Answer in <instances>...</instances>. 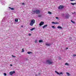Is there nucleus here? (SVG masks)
<instances>
[{
    "instance_id": "obj_1",
    "label": "nucleus",
    "mask_w": 76,
    "mask_h": 76,
    "mask_svg": "<svg viewBox=\"0 0 76 76\" xmlns=\"http://www.w3.org/2000/svg\"><path fill=\"white\" fill-rule=\"evenodd\" d=\"M31 13L32 14H39L40 13V11L39 10H34L31 12Z\"/></svg>"
},
{
    "instance_id": "obj_2",
    "label": "nucleus",
    "mask_w": 76,
    "mask_h": 76,
    "mask_svg": "<svg viewBox=\"0 0 76 76\" xmlns=\"http://www.w3.org/2000/svg\"><path fill=\"white\" fill-rule=\"evenodd\" d=\"M51 59H48L46 61L47 63H48V64H53L54 63L53 61H51Z\"/></svg>"
},
{
    "instance_id": "obj_3",
    "label": "nucleus",
    "mask_w": 76,
    "mask_h": 76,
    "mask_svg": "<svg viewBox=\"0 0 76 76\" xmlns=\"http://www.w3.org/2000/svg\"><path fill=\"white\" fill-rule=\"evenodd\" d=\"M35 20L34 19H32L31 21V22L30 23V26H33L34 25V24L35 23Z\"/></svg>"
},
{
    "instance_id": "obj_4",
    "label": "nucleus",
    "mask_w": 76,
    "mask_h": 76,
    "mask_svg": "<svg viewBox=\"0 0 76 76\" xmlns=\"http://www.w3.org/2000/svg\"><path fill=\"white\" fill-rule=\"evenodd\" d=\"M15 73V71H11V72H10L9 73V74L10 75H13V73Z\"/></svg>"
},
{
    "instance_id": "obj_5",
    "label": "nucleus",
    "mask_w": 76,
    "mask_h": 76,
    "mask_svg": "<svg viewBox=\"0 0 76 76\" xmlns=\"http://www.w3.org/2000/svg\"><path fill=\"white\" fill-rule=\"evenodd\" d=\"M63 7H64V6H63L61 5L58 7V9H63Z\"/></svg>"
},
{
    "instance_id": "obj_6",
    "label": "nucleus",
    "mask_w": 76,
    "mask_h": 76,
    "mask_svg": "<svg viewBox=\"0 0 76 76\" xmlns=\"http://www.w3.org/2000/svg\"><path fill=\"white\" fill-rule=\"evenodd\" d=\"M44 22L43 21H41L39 24V25L40 26H42L43 25H44Z\"/></svg>"
},
{
    "instance_id": "obj_7",
    "label": "nucleus",
    "mask_w": 76,
    "mask_h": 76,
    "mask_svg": "<svg viewBox=\"0 0 76 76\" xmlns=\"http://www.w3.org/2000/svg\"><path fill=\"white\" fill-rule=\"evenodd\" d=\"M53 43H52L51 44H50V43L49 44H45V45H47V46H50V45H51V44H53Z\"/></svg>"
},
{
    "instance_id": "obj_8",
    "label": "nucleus",
    "mask_w": 76,
    "mask_h": 76,
    "mask_svg": "<svg viewBox=\"0 0 76 76\" xmlns=\"http://www.w3.org/2000/svg\"><path fill=\"white\" fill-rule=\"evenodd\" d=\"M47 26H48L47 24L45 25L44 26H43V29H44V28H45V27H47Z\"/></svg>"
},
{
    "instance_id": "obj_9",
    "label": "nucleus",
    "mask_w": 76,
    "mask_h": 76,
    "mask_svg": "<svg viewBox=\"0 0 76 76\" xmlns=\"http://www.w3.org/2000/svg\"><path fill=\"white\" fill-rule=\"evenodd\" d=\"M57 28L59 29H62V27L60 26H58Z\"/></svg>"
},
{
    "instance_id": "obj_10",
    "label": "nucleus",
    "mask_w": 76,
    "mask_h": 76,
    "mask_svg": "<svg viewBox=\"0 0 76 76\" xmlns=\"http://www.w3.org/2000/svg\"><path fill=\"white\" fill-rule=\"evenodd\" d=\"M71 4L74 5L75 4H76V3H71Z\"/></svg>"
},
{
    "instance_id": "obj_11",
    "label": "nucleus",
    "mask_w": 76,
    "mask_h": 76,
    "mask_svg": "<svg viewBox=\"0 0 76 76\" xmlns=\"http://www.w3.org/2000/svg\"><path fill=\"white\" fill-rule=\"evenodd\" d=\"M55 73H57V74H58V75H60V73H58V72H57V71H55Z\"/></svg>"
},
{
    "instance_id": "obj_12",
    "label": "nucleus",
    "mask_w": 76,
    "mask_h": 76,
    "mask_svg": "<svg viewBox=\"0 0 76 76\" xmlns=\"http://www.w3.org/2000/svg\"><path fill=\"white\" fill-rule=\"evenodd\" d=\"M66 73L67 74V76H70V74L68 72H66Z\"/></svg>"
},
{
    "instance_id": "obj_13",
    "label": "nucleus",
    "mask_w": 76,
    "mask_h": 76,
    "mask_svg": "<svg viewBox=\"0 0 76 76\" xmlns=\"http://www.w3.org/2000/svg\"><path fill=\"white\" fill-rule=\"evenodd\" d=\"M39 42H43V41L42 40H39Z\"/></svg>"
},
{
    "instance_id": "obj_14",
    "label": "nucleus",
    "mask_w": 76,
    "mask_h": 76,
    "mask_svg": "<svg viewBox=\"0 0 76 76\" xmlns=\"http://www.w3.org/2000/svg\"><path fill=\"white\" fill-rule=\"evenodd\" d=\"M48 13L49 14H50V15H51L52 14V13L50 11H48Z\"/></svg>"
},
{
    "instance_id": "obj_15",
    "label": "nucleus",
    "mask_w": 76,
    "mask_h": 76,
    "mask_svg": "<svg viewBox=\"0 0 76 76\" xmlns=\"http://www.w3.org/2000/svg\"><path fill=\"white\" fill-rule=\"evenodd\" d=\"M15 21L17 22H18V19H15Z\"/></svg>"
},
{
    "instance_id": "obj_16",
    "label": "nucleus",
    "mask_w": 76,
    "mask_h": 76,
    "mask_svg": "<svg viewBox=\"0 0 76 76\" xmlns=\"http://www.w3.org/2000/svg\"><path fill=\"white\" fill-rule=\"evenodd\" d=\"M35 29V28H32V29H30V31H33V30H34Z\"/></svg>"
},
{
    "instance_id": "obj_17",
    "label": "nucleus",
    "mask_w": 76,
    "mask_h": 76,
    "mask_svg": "<svg viewBox=\"0 0 76 76\" xmlns=\"http://www.w3.org/2000/svg\"><path fill=\"white\" fill-rule=\"evenodd\" d=\"M9 9H11V10H14V8H11L10 7H9Z\"/></svg>"
},
{
    "instance_id": "obj_18",
    "label": "nucleus",
    "mask_w": 76,
    "mask_h": 76,
    "mask_svg": "<svg viewBox=\"0 0 76 76\" xmlns=\"http://www.w3.org/2000/svg\"><path fill=\"white\" fill-rule=\"evenodd\" d=\"M65 64V65H66V66H69V64L67 63H66Z\"/></svg>"
},
{
    "instance_id": "obj_19",
    "label": "nucleus",
    "mask_w": 76,
    "mask_h": 76,
    "mask_svg": "<svg viewBox=\"0 0 76 76\" xmlns=\"http://www.w3.org/2000/svg\"><path fill=\"white\" fill-rule=\"evenodd\" d=\"M27 53H28V54H31V53H32V52H28Z\"/></svg>"
},
{
    "instance_id": "obj_20",
    "label": "nucleus",
    "mask_w": 76,
    "mask_h": 76,
    "mask_svg": "<svg viewBox=\"0 0 76 76\" xmlns=\"http://www.w3.org/2000/svg\"><path fill=\"white\" fill-rule=\"evenodd\" d=\"M24 49H23V48L22 49L21 52H24Z\"/></svg>"
},
{
    "instance_id": "obj_21",
    "label": "nucleus",
    "mask_w": 76,
    "mask_h": 76,
    "mask_svg": "<svg viewBox=\"0 0 76 76\" xmlns=\"http://www.w3.org/2000/svg\"><path fill=\"white\" fill-rule=\"evenodd\" d=\"M4 76H6L7 75V74H6V73H4Z\"/></svg>"
},
{
    "instance_id": "obj_22",
    "label": "nucleus",
    "mask_w": 76,
    "mask_h": 76,
    "mask_svg": "<svg viewBox=\"0 0 76 76\" xmlns=\"http://www.w3.org/2000/svg\"><path fill=\"white\" fill-rule=\"evenodd\" d=\"M59 23L58 22H55L54 24H58Z\"/></svg>"
},
{
    "instance_id": "obj_23",
    "label": "nucleus",
    "mask_w": 76,
    "mask_h": 76,
    "mask_svg": "<svg viewBox=\"0 0 76 76\" xmlns=\"http://www.w3.org/2000/svg\"><path fill=\"white\" fill-rule=\"evenodd\" d=\"M65 17H66V18H67V19H68L69 18V16H66Z\"/></svg>"
},
{
    "instance_id": "obj_24",
    "label": "nucleus",
    "mask_w": 76,
    "mask_h": 76,
    "mask_svg": "<svg viewBox=\"0 0 76 76\" xmlns=\"http://www.w3.org/2000/svg\"><path fill=\"white\" fill-rule=\"evenodd\" d=\"M71 22H72V23H75V22L74 21H72V20H71Z\"/></svg>"
},
{
    "instance_id": "obj_25",
    "label": "nucleus",
    "mask_w": 76,
    "mask_h": 76,
    "mask_svg": "<svg viewBox=\"0 0 76 76\" xmlns=\"http://www.w3.org/2000/svg\"><path fill=\"white\" fill-rule=\"evenodd\" d=\"M35 43H37V40H36L34 41Z\"/></svg>"
},
{
    "instance_id": "obj_26",
    "label": "nucleus",
    "mask_w": 76,
    "mask_h": 76,
    "mask_svg": "<svg viewBox=\"0 0 76 76\" xmlns=\"http://www.w3.org/2000/svg\"><path fill=\"white\" fill-rule=\"evenodd\" d=\"M12 57H16V56H13V55H12Z\"/></svg>"
},
{
    "instance_id": "obj_27",
    "label": "nucleus",
    "mask_w": 76,
    "mask_h": 76,
    "mask_svg": "<svg viewBox=\"0 0 76 76\" xmlns=\"http://www.w3.org/2000/svg\"><path fill=\"white\" fill-rule=\"evenodd\" d=\"M52 27L53 28H55V27H54V26H52Z\"/></svg>"
},
{
    "instance_id": "obj_28",
    "label": "nucleus",
    "mask_w": 76,
    "mask_h": 76,
    "mask_svg": "<svg viewBox=\"0 0 76 76\" xmlns=\"http://www.w3.org/2000/svg\"><path fill=\"white\" fill-rule=\"evenodd\" d=\"M73 56L74 57H75V56H76V54H73Z\"/></svg>"
},
{
    "instance_id": "obj_29",
    "label": "nucleus",
    "mask_w": 76,
    "mask_h": 76,
    "mask_svg": "<svg viewBox=\"0 0 76 76\" xmlns=\"http://www.w3.org/2000/svg\"><path fill=\"white\" fill-rule=\"evenodd\" d=\"M41 17V15H38V17Z\"/></svg>"
},
{
    "instance_id": "obj_30",
    "label": "nucleus",
    "mask_w": 76,
    "mask_h": 76,
    "mask_svg": "<svg viewBox=\"0 0 76 76\" xmlns=\"http://www.w3.org/2000/svg\"><path fill=\"white\" fill-rule=\"evenodd\" d=\"M52 23H53V24H55V22L53 21L52 22Z\"/></svg>"
},
{
    "instance_id": "obj_31",
    "label": "nucleus",
    "mask_w": 76,
    "mask_h": 76,
    "mask_svg": "<svg viewBox=\"0 0 76 76\" xmlns=\"http://www.w3.org/2000/svg\"><path fill=\"white\" fill-rule=\"evenodd\" d=\"M28 35H29V36H31V34L30 33H29L28 34Z\"/></svg>"
},
{
    "instance_id": "obj_32",
    "label": "nucleus",
    "mask_w": 76,
    "mask_h": 76,
    "mask_svg": "<svg viewBox=\"0 0 76 76\" xmlns=\"http://www.w3.org/2000/svg\"><path fill=\"white\" fill-rule=\"evenodd\" d=\"M59 74L60 75H61V74H63V73H62V72H60V73Z\"/></svg>"
},
{
    "instance_id": "obj_33",
    "label": "nucleus",
    "mask_w": 76,
    "mask_h": 76,
    "mask_svg": "<svg viewBox=\"0 0 76 76\" xmlns=\"http://www.w3.org/2000/svg\"><path fill=\"white\" fill-rule=\"evenodd\" d=\"M56 19H58V17H56Z\"/></svg>"
},
{
    "instance_id": "obj_34",
    "label": "nucleus",
    "mask_w": 76,
    "mask_h": 76,
    "mask_svg": "<svg viewBox=\"0 0 76 76\" xmlns=\"http://www.w3.org/2000/svg\"><path fill=\"white\" fill-rule=\"evenodd\" d=\"M35 76H38V74H36Z\"/></svg>"
},
{
    "instance_id": "obj_35",
    "label": "nucleus",
    "mask_w": 76,
    "mask_h": 76,
    "mask_svg": "<svg viewBox=\"0 0 76 76\" xmlns=\"http://www.w3.org/2000/svg\"><path fill=\"white\" fill-rule=\"evenodd\" d=\"M68 49V48H66V50H67Z\"/></svg>"
},
{
    "instance_id": "obj_36",
    "label": "nucleus",
    "mask_w": 76,
    "mask_h": 76,
    "mask_svg": "<svg viewBox=\"0 0 76 76\" xmlns=\"http://www.w3.org/2000/svg\"><path fill=\"white\" fill-rule=\"evenodd\" d=\"M38 75H41V74H40V73H39L38 74Z\"/></svg>"
},
{
    "instance_id": "obj_37",
    "label": "nucleus",
    "mask_w": 76,
    "mask_h": 76,
    "mask_svg": "<svg viewBox=\"0 0 76 76\" xmlns=\"http://www.w3.org/2000/svg\"><path fill=\"white\" fill-rule=\"evenodd\" d=\"M70 1H75V0H70Z\"/></svg>"
},
{
    "instance_id": "obj_38",
    "label": "nucleus",
    "mask_w": 76,
    "mask_h": 76,
    "mask_svg": "<svg viewBox=\"0 0 76 76\" xmlns=\"http://www.w3.org/2000/svg\"><path fill=\"white\" fill-rule=\"evenodd\" d=\"M59 60H61V58H59Z\"/></svg>"
},
{
    "instance_id": "obj_39",
    "label": "nucleus",
    "mask_w": 76,
    "mask_h": 76,
    "mask_svg": "<svg viewBox=\"0 0 76 76\" xmlns=\"http://www.w3.org/2000/svg\"><path fill=\"white\" fill-rule=\"evenodd\" d=\"M24 3H22V4H23H23H24Z\"/></svg>"
},
{
    "instance_id": "obj_40",
    "label": "nucleus",
    "mask_w": 76,
    "mask_h": 76,
    "mask_svg": "<svg viewBox=\"0 0 76 76\" xmlns=\"http://www.w3.org/2000/svg\"><path fill=\"white\" fill-rule=\"evenodd\" d=\"M10 66H12V64H10Z\"/></svg>"
},
{
    "instance_id": "obj_41",
    "label": "nucleus",
    "mask_w": 76,
    "mask_h": 76,
    "mask_svg": "<svg viewBox=\"0 0 76 76\" xmlns=\"http://www.w3.org/2000/svg\"><path fill=\"white\" fill-rule=\"evenodd\" d=\"M23 27V26H21V27Z\"/></svg>"
},
{
    "instance_id": "obj_42",
    "label": "nucleus",
    "mask_w": 76,
    "mask_h": 76,
    "mask_svg": "<svg viewBox=\"0 0 76 76\" xmlns=\"http://www.w3.org/2000/svg\"><path fill=\"white\" fill-rule=\"evenodd\" d=\"M74 13H75V12H74Z\"/></svg>"
}]
</instances>
